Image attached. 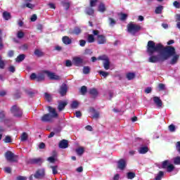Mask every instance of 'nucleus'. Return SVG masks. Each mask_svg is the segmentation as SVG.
I'll return each mask as SVG.
<instances>
[{
	"instance_id": "09e8293b",
	"label": "nucleus",
	"mask_w": 180,
	"mask_h": 180,
	"mask_svg": "<svg viewBox=\"0 0 180 180\" xmlns=\"http://www.w3.org/2000/svg\"><path fill=\"white\" fill-rule=\"evenodd\" d=\"M17 37L18 39H23L25 37V33L22 31H18L17 34Z\"/></svg>"
},
{
	"instance_id": "7ed1b4c3",
	"label": "nucleus",
	"mask_w": 180,
	"mask_h": 180,
	"mask_svg": "<svg viewBox=\"0 0 180 180\" xmlns=\"http://www.w3.org/2000/svg\"><path fill=\"white\" fill-rule=\"evenodd\" d=\"M48 110L49 113L45 114L41 117V120L44 123L51 122L53 119L58 117V113L56 111V108H53L51 106H48Z\"/></svg>"
},
{
	"instance_id": "ea45409f",
	"label": "nucleus",
	"mask_w": 180,
	"mask_h": 180,
	"mask_svg": "<svg viewBox=\"0 0 180 180\" xmlns=\"http://www.w3.org/2000/svg\"><path fill=\"white\" fill-rule=\"evenodd\" d=\"M89 72H91V68L89 66H84L83 68V74L88 75Z\"/></svg>"
},
{
	"instance_id": "aec40b11",
	"label": "nucleus",
	"mask_w": 180,
	"mask_h": 180,
	"mask_svg": "<svg viewBox=\"0 0 180 180\" xmlns=\"http://www.w3.org/2000/svg\"><path fill=\"white\" fill-rule=\"evenodd\" d=\"M85 13L89 16H94V15L95 14V10H94V8L91 7L90 6L86 8Z\"/></svg>"
},
{
	"instance_id": "f8f14e48",
	"label": "nucleus",
	"mask_w": 180,
	"mask_h": 180,
	"mask_svg": "<svg viewBox=\"0 0 180 180\" xmlns=\"http://www.w3.org/2000/svg\"><path fill=\"white\" fill-rule=\"evenodd\" d=\"M29 162L30 164L41 165L43 164V158H32L29 160Z\"/></svg>"
},
{
	"instance_id": "c03bdc74",
	"label": "nucleus",
	"mask_w": 180,
	"mask_h": 180,
	"mask_svg": "<svg viewBox=\"0 0 180 180\" xmlns=\"http://www.w3.org/2000/svg\"><path fill=\"white\" fill-rule=\"evenodd\" d=\"M174 165H180V156H177L173 159Z\"/></svg>"
},
{
	"instance_id": "c85d7f7f",
	"label": "nucleus",
	"mask_w": 180,
	"mask_h": 180,
	"mask_svg": "<svg viewBox=\"0 0 180 180\" xmlns=\"http://www.w3.org/2000/svg\"><path fill=\"white\" fill-rule=\"evenodd\" d=\"M62 40L64 44H71L72 43L71 39H70V37H68V36L63 37Z\"/></svg>"
},
{
	"instance_id": "4468645a",
	"label": "nucleus",
	"mask_w": 180,
	"mask_h": 180,
	"mask_svg": "<svg viewBox=\"0 0 180 180\" xmlns=\"http://www.w3.org/2000/svg\"><path fill=\"white\" fill-rule=\"evenodd\" d=\"M127 165V164L126 163V160L124 159H120L117 162V168L118 169H121V171H123V169L126 168Z\"/></svg>"
},
{
	"instance_id": "0e129e2a",
	"label": "nucleus",
	"mask_w": 180,
	"mask_h": 180,
	"mask_svg": "<svg viewBox=\"0 0 180 180\" xmlns=\"http://www.w3.org/2000/svg\"><path fill=\"white\" fill-rule=\"evenodd\" d=\"M8 70L10 71V72H15V71H16V68H15V66L11 65L8 68Z\"/></svg>"
},
{
	"instance_id": "f704fd0d",
	"label": "nucleus",
	"mask_w": 180,
	"mask_h": 180,
	"mask_svg": "<svg viewBox=\"0 0 180 180\" xmlns=\"http://www.w3.org/2000/svg\"><path fill=\"white\" fill-rule=\"evenodd\" d=\"M103 67L106 70L110 68V60L109 59L103 63Z\"/></svg>"
},
{
	"instance_id": "052dcab7",
	"label": "nucleus",
	"mask_w": 180,
	"mask_h": 180,
	"mask_svg": "<svg viewBox=\"0 0 180 180\" xmlns=\"http://www.w3.org/2000/svg\"><path fill=\"white\" fill-rule=\"evenodd\" d=\"M65 67H72V62L70 60H67L65 62Z\"/></svg>"
},
{
	"instance_id": "a19ab883",
	"label": "nucleus",
	"mask_w": 180,
	"mask_h": 180,
	"mask_svg": "<svg viewBox=\"0 0 180 180\" xmlns=\"http://www.w3.org/2000/svg\"><path fill=\"white\" fill-rule=\"evenodd\" d=\"M5 61L2 60V56L0 55V70H4L5 68Z\"/></svg>"
},
{
	"instance_id": "473e14b6",
	"label": "nucleus",
	"mask_w": 180,
	"mask_h": 180,
	"mask_svg": "<svg viewBox=\"0 0 180 180\" xmlns=\"http://www.w3.org/2000/svg\"><path fill=\"white\" fill-rule=\"evenodd\" d=\"M80 94L81 95H86V92H88V87L86 86H82L80 88Z\"/></svg>"
},
{
	"instance_id": "0eeeda50",
	"label": "nucleus",
	"mask_w": 180,
	"mask_h": 180,
	"mask_svg": "<svg viewBox=\"0 0 180 180\" xmlns=\"http://www.w3.org/2000/svg\"><path fill=\"white\" fill-rule=\"evenodd\" d=\"M162 168L167 169V172H172L175 169V166L169 162V160H167L162 162Z\"/></svg>"
},
{
	"instance_id": "f03ea898",
	"label": "nucleus",
	"mask_w": 180,
	"mask_h": 180,
	"mask_svg": "<svg viewBox=\"0 0 180 180\" xmlns=\"http://www.w3.org/2000/svg\"><path fill=\"white\" fill-rule=\"evenodd\" d=\"M151 44L156 46L155 42L154 41H148V44L146 46V53L150 56L148 58V63H160V61H162V58H160L158 55H153L155 53L160 51V50H155L154 49L151 48Z\"/></svg>"
},
{
	"instance_id": "58836bf2",
	"label": "nucleus",
	"mask_w": 180,
	"mask_h": 180,
	"mask_svg": "<svg viewBox=\"0 0 180 180\" xmlns=\"http://www.w3.org/2000/svg\"><path fill=\"white\" fill-rule=\"evenodd\" d=\"M162 176H164V172L160 171L155 179V180H161V179H162Z\"/></svg>"
},
{
	"instance_id": "b1692460",
	"label": "nucleus",
	"mask_w": 180,
	"mask_h": 180,
	"mask_svg": "<svg viewBox=\"0 0 180 180\" xmlns=\"http://www.w3.org/2000/svg\"><path fill=\"white\" fill-rule=\"evenodd\" d=\"M139 154H146L148 153V146H141L139 149Z\"/></svg>"
},
{
	"instance_id": "13d9d810",
	"label": "nucleus",
	"mask_w": 180,
	"mask_h": 180,
	"mask_svg": "<svg viewBox=\"0 0 180 180\" xmlns=\"http://www.w3.org/2000/svg\"><path fill=\"white\" fill-rule=\"evenodd\" d=\"M4 172H6V174H12V168L9 167H5Z\"/></svg>"
},
{
	"instance_id": "e2e57ef3",
	"label": "nucleus",
	"mask_w": 180,
	"mask_h": 180,
	"mask_svg": "<svg viewBox=\"0 0 180 180\" xmlns=\"http://www.w3.org/2000/svg\"><path fill=\"white\" fill-rule=\"evenodd\" d=\"M85 44H86V41L84 39L79 41V46H81V47H85Z\"/></svg>"
},
{
	"instance_id": "79ce46f5",
	"label": "nucleus",
	"mask_w": 180,
	"mask_h": 180,
	"mask_svg": "<svg viewBox=\"0 0 180 180\" xmlns=\"http://www.w3.org/2000/svg\"><path fill=\"white\" fill-rule=\"evenodd\" d=\"M84 148H78L76 149V153L77 155H82L84 154Z\"/></svg>"
},
{
	"instance_id": "e433bc0d",
	"label": "nucleus",
	"mask_w": 180,
	"mask_h": 180,
	"mask_svg": "<svg viewBox=\"0 0 180 180\" xmlns=\"http://www.w3.org/2000/svg\"><path fill=\"white\" fill-rule=\"evenodd\" d=\"M88 43H94L95 41V37L94 34H88L87 37Z\"/></svg>"
},
{
	"instance_id": "1a4fd4ad",
	"label": "nucleus",
	"mask_w": 180,
	"mask_h": 180,
	"mask_svg": "<svg viewBox=\"0 0 180 180\" xmlns=\"http://www.w3.org/2000/svg\"><path fill=\"white\" fill-rule=\"evenodd\" d=\"M44 72V74H46L47 77H49L50 79L53 81H60L61 79V77L56 75V73H53L49 70H45Z\"/></svg>"
},
{
	"instance_id": "603ef678",
	"label": "nucleus",
	"mask_w": 180,
	"mask_h": 180,
	"mask_svg": "<svg viewBox=\"0 0 180 180\" xmlns=\"http://www.w3.org/2000/svg\"><path fill=\"white\" fill-rule=\"evenodd\" d=\"M96 4H98V0H90V6L95 7L96 6Z\"/></svg>"
},
{
	"instance_id": "6ab92c4d",
	"label": "nucleus",
	"mask_w": 180,
	"mask_h": 180,
	"mask_svg": "<svg viewBox=\"0 0 180 180\" xmlns=\"http://www.w3.org/2000/svg\"><path fill=\"white\" fill-rule=\"evenodd\" d=\"M154 103H155L158 108H161L162 106V101L158 96H154L153 98Z\"/></svg>"
},
{
	"instance_id": "a211bd4d",
	"label": "nucleus",
	"mask_w": 180,
	"mask_h": 180,
	"mask_svg": "<svg viewBox=\"0 0 180 180\" xmlns=\"http://www.w3.org/2000/svg\"><path fill=\"white\" fill-rule=\"evenodd\" d=\"M89 112L90 113H94V115H92L93 119H99V116H100L99 112L96 111L95 108L91 107L89 108Z\"/></svg>"
},
{
	"instance_id": "8fccbe9b",
	"label": "nucleus",
	"mask_w": 180,
	"mask_h": 180,
	"mask_svg": "<svg viewBox=\"0 0 180 180\" xmlns=\"http://www.w3.org/2000/svg\"><path fill=\"white\" fill-rule=\"evenodd\" d=\"M82 30L81 28L76 27H75L74 30H73V33L75 34H79V33H81Z\"/></svg>"
},
{
	"instance_id": "bf43d9fd",
	"label": "nucleus",
	"mask_w": 180,
	"mask_h": 180,
	"mask_svg": "<svg viewBox=\"0 0 180 180\" xmlns=\"http://www.w3.org/2000/svg\"><path fill=\"white\" fill-rule=\"evenodd\" d=\"M109 20H110V26H115V25H116V20H115L113 18H110Z\"/></svg>"
},
{
	"instance_id": "2eb2a0df",
	"label": "nucleus",
	"mask_w": 180,
	"mask_h": 180,
	"mask_svg": "<svg viewBox=\"0 0 180 180\" xmlns=\"http://www.w3.org/2000/svg\"><path fill=\"white\" fill-rule=\"evenodd\" d=\"M68 105L67 101H60L58 105V110L59 112H63L65 109V106Z\"/></svg>"
},
{
	"instance_id": "5fc2aeb1",
	"label": "nucleus",
	"mask_w": 180,
	"mask_h": 180,
	"mask_svg": "<svg viewBox=\"0 0 180 180\" xmlns=\"http://www.w3.org/2000/svg\"><path fill=\"white\" fill-rule=\"evenodd\" d=\"M159 91H165V84L162 83H160L158 84Z\"/></svg>"
},
{
	"instance_id": "9d476101",
	"label": "nucleus",
	"mask_w": 180,
	"mask_h": 180,
	"mask_svg": "<svg viewBox=\"0 0 180 180\" xmlns=\"http://www.w3.org/2000/svg\"><path fill=\"white\" fill-rule=\"evenodd\" d=\"M45 175L46 171L44 170V169H39L37 170L34 176V178H36V179H41V178H44Z\"/></svg>"
},
{
	"instance_id": "4d7b16f0",
	"label": "nucleus",
	"mask_w": 180,
	"mask_h": 180,
	"mask_svg": "<svg viewBox=\"0 0 180 180\" xmlns=\"http://www.w3.org/2000/svg\"><path fill=\"white\" fill-rule=\"evenodd\" d=\"M47 160L51 164H54V162H56V158L53 156L48 158Z\"/></svg>"
},
{
	"instance_id": "cd10ccee",
	"label": "nucleus",
	"mask_w": 180,
	"mask_h": 180,
	"mask_svg": "<svg viewBox=\"0 0 180 180\" xmlns=\"http://www.w3.org/2000/svg\"><path fill=\"white\" fill-rule=\"evenodd\" d=\"M62 6L65 8V11H68L70 9V6H71V4L68 1H62Z\"/></svg>"
},
{
	"instance_id": "5701e85b",
	"label": "nucleus",
	"mask_w": 180,
	"mask_h": 180,
	"mask_svg": "<svg viewBox=\"0 0 180 180\" xmlns=\"http://www.w3.org/2000/svg\"><path fill=\"white\" fill-rule=\"evenodd\" d=\"M98 12H101V13L106 12V6H105V4L103 2L100 3L98 5Z\"/></svg>"
},
{
	"instance_id": "3c124183",
	"label": "nucleus",
	"mask_w": 180,
	"mask_h": 180,
	"mask_svg": "<svg viewBox=\"0 0 180 180\" xmlns=\"http://www.w3.org/2000/svg\"><path fill=\"white\" fill-rule=\"evenodd\" d=\"M120 15H121L120 18V20L124 21V20H126V19H127V14L121 13Z\"/></svg>"
},
{
	"instance_id": "680f3d73",
	"label": "nucleus",
	"mask_w": 180,
	"mask_h": 180,
	"mask_svg": "<svg viewBox=\"0 0 180 180\" xmlns=\"http://www.w3.org/2000/svg\"><path fill=\"white\" fill-rule=\"evenodd\" d=\"M169 131H172V133H174V131H175V125L170 124L169 126Z\"/></svg>"
},
{
	"instance_id": "20e7f679",
	"label": "nucleus",
	"mask_w": 180,
	"mask_h": 180,
	"mask_svg": "<svg viewBox=\"0 0 180 180\" xmlns=\"http://www.w3.org/2000/svg\"><path fill=\"white\" fill-rule=\"evenodd\" d=\"M127 32L132 34V36H136V33H139L141 30V26L138 24L129 23L127 25Z\"/></svg>"
},
{
	"instance_id": "69168bd1",
	"label": "nucleus",
	"mask_w": 180,
	"mask_h": 180,
	"mask_svg": "<svg viewBox=\"0 0 180 180\" xmlns=\"http://www.w3.org/2000/svg\"><path fill=\"white\" fill-rule=\"evenodd\" d=\"M37 20V15L36 14H33L31 17V22H36Z\"/></svg>"
},
{
	"instance_id": "37998d69",
	"label": "nucleus",
	"mask_w": 180,
	"mask_h": 180,
	"mask_svg": "<svg viewBox=\"0 0 180 180\" xmlns=\"http://www.w3.org/2000/svg\"><path fill=\"white\" fill-rule=\"evenodd\" d=\"M79 105V103H78V101H75L71 104V108L77 109V108H78Z\"/></svg>"
},
{
	"instance_id": "4be33fe9",
	"label": "nucleus",
	"mask_w": 180,
	"mask_h": 180,
	"mask_svg": "<svg viewBox=\"0 0 180 180\" xmlns=\"http://www.w3.org/2000/svg\"><path fill=\"white\" fill-rule=\"evenodd\" d=\"M179 59V55L175 53L174 56H172V58L170 61V64L172 65H174V64H176V63H178Z\"/></svg>"
},
{
	"instance_id": "f3484780",
	"label": "nucleus",
	"mask_w": 180,
	"mask_h": 180,
	"mask_svg": "<svg viewBox=\"0 0 180 180\" xmlns=\"http://www.w3.org/2000/svg\"><path fill=\"white\" fill-rule=\"evenodd\" d=\"M97 41L98 44H105L106 43V37L103 34L98 35Z\"/></svg>"
},
{
	"instance_id": "c9c22d12",
	"label": "nucleus",
	"mask_w": 180,
	"mask_h": 180,
	"mask_svg": "<svg viewBox=\"0 0 180 180\" xmlns=\"http://www.w3.org/2000/svg\"><path fill=\"white\" fill-rule=\"evenodd\" d=\"M25 92L28 95V96H30V98H33L36 94L34 91L28 89H25Z\"/></svg>"
},
{
	"instance_id": "6e6d98bb",
	"label": "nucleus",
	"mask_w": 180,
	"mask_h": 180,
	"mask_svg": "<svg viewBox=\"0 0 180 180\" xmlns=\"http://www.w3.org/2000/svg\"><path fill=\"white\" fill-rule=\"evenodd\" d=\"M173 6H174V8H176V9L180 8V3L178 1H174L173 2Z\"/></svg>"
},
{
	"instance_id": "2f4dec72",
	"label": "nucleus",
	"mask_w": 180,
	"mask_h": 180,
	"mask_svg": "<svg viewBox=\"0 0 180 180\" xmlns=\"http://www.w3.org/2000/svg\"><path fill=\"white\" fill-rule=\"evenodd\" d=\"M127 179H133L136 178V173L133 172H129L127 173Z\"/></svg>"
},
{
	"instance_id": "72a5a7b5",
	"label": "nucleus",
	"mask_w": 180,
	"mask_h": 180,
	"mask_svg": "<svg viewBox=\"0 0 180 180\" xmlns=\"http://www.w3.org/2000/svg\"><path fill=\"white\" fill-rule=\"evenodd\" d=\"M162 9H164V7L162 6H159L156 7L155 13L156 15H160V13H162Z\"/></svg>"
},
{
	"instance_id": "de8ad7c7",
	"label": "nucleus",
	"mask_w": 180,
	"mask_h": 180,
	"mask_svg": "<svg viewBox=\"0 0 180 180\" xmlns=\"http://www.w3.org/2000/svg\"><path fill=\"white\" fill-rule=\"evenodd\" d=\"M98 59L101 60L103 61H108V60H109V58L106 55H103L99 56Z\"/></svg>"
},
{
	"instance_id": "338daca9",
	"label": "nucleus",
	"mask_w": 180,
	"mask_h": 180,
	"mask_svg": "<svg viewBox=\"0 0 180 180\" xmlns=\"http://www.w3.org/2000/svg\"><path fill=\"white\" fill-rule=\"evenodd\" d=\"M17 180H27V177L23 176H17Z\"/></svg>"
},
{
	"instance_id": "6e6552de",
	"label": "nucleus",
	"mask_w": 180,
	"mask_h": 180,
	"mask_svg": "<svg viewBox=\"0 0 180 180\" xmlns=\"http://www.w3.org/2000/svg\"><path fill=\"white\" fill-rule=\"evenodd\" d=\"M30 79L32 81H37V82H41V81H44V74L43 73H39L38 75H36V73L31 74L30 77Z\"/></svg>"
},
{
	"instance_id": "ddd939ff",
	"label": "nucleus",
	"mask_w": 180,
	"mask_h": 180,
	"mask_svg": "<svg viewBox=\"0 0 180 180\" xmlns=\"http://www.w3.org/2000/svg\"><path fill=\"white\" fill-rule=\"evenodd\" d=\"M68 91V87L66 84H63L59 89V94L62 96H65L67 95V91Z\"/></svg>"
},
{
	"instance_id": "774afa93",
	"label": "nucleus",
	"mask_w": 180,
	"mask_h": 180,
	"mask_svg": "<svg viewBox=\"0 0 180 180\" xmlns=\"http://www.w3.org/2000/svg\"><path fill=\"white\" fill-rule=\"evenodd\" d=\"M15 55V51H8V56H9V57H13V56Z\"/></svg>"
},
{
	"instance_id": "a18cd8bd",
	"label": "nucleus",
	"mask_w": 180,
	"mask_h": 180,
	"mask_svg": "<svg viewBox=\"0 0 180 180\" xmlns=\"http://www.w3.org/2000/svg\"><path fill=\"white\" fill-rule=\"evenodd\" d=\"M98 74H100V75H102V77H103L104 78H106L108 76H109V72L102 70H99Z\"/></svg>"
},
{
	"instance_id": "864d4df0",
	"label": "nucleus",
	"mask_w": 180,
	"mask_h": 180,
	"mask_svg": "<svg viewBox=\"0 0 180 180\" xmlns=\"http://www.w3.org/2000/svg\"><path fill=\"white\" fill-rule=\"evenodd\" d=\"M4 143H12V138L9 136H6L4 139Z\"/></svg>"
},
{
	"instance_id": "7c9ffc66",
	"label": "nucleus",
	"mask_w": 180,
	"mask_h": 180,
	"mask_svg": "<svg viewBox=\"0 0 180 180\" xmlns=\"http://www.w3.org/2000/svg\"><path fill=\"white\" fill-rule=\"evenodd\" d=\"M135 77L136 74H134V72H128L127 74V78L128 81H131V79H134Z\"/></svg>"
},
{
	"instance_id": "4c0bfd02",
	"label": "nucleus",
	"mask_w": 180,
	"mask_h": 180,
	"mask_svg": "<svg viewBox=\"0 0 180 180\" xmlns=\"http://www.w3.org/2000/svg\"><path fill=\"white\" fill-rule=\"evenodd\" d=\"M44 96H45V99L46 101H47V102H51L53 98L51 97V95L49 93H44Z\"/></svg>"
},
{
	"instance_id": "423d86ee",
	"label": "nucleus",
	"mask_w": 180,
	"mask_h": 180,
	"mask_svg": "<svg viewBox=\"0 0 180 180\" xmlns=\"http://www.w3.org/2000/svg\"><path fill=\"white\" fill-rule=\"evenodd\" d=\"M10 110L15 117H22L23 116V110L16 105H13Z\"/></svg>"
},
{
	"instance_id": "49530a36",
	"label": "nucleus",
	"mask_w": 180,
	"mask_h": 180,
	"mask_svg": "<svg viewBox=\"0 0 180 180\" xmlns=\"http://www.w3.org/2000/svg\"><path fill=\"white\" fill-rule=\"evenodd\" d=\"M26 140H27V134L23 132L21 135V141H26Z\"/></svg>"
},
{
	"instance_id": "393cba45",
	"label": "nucleus",
	"mask_w": 180,
	"mask_h": 180,
	"mask_svg": "<svg viewBox=\"0 0 180 180\" xmlns=\"http://www.w3.org/2000/svg\"><path fill=\"white\" fill-rule=\"evenodd\" d=\"M49 168L52 169V174L53 175H57L58 174V165H51L49 166Z\"/></svg>"
},
{
	"instance_id": "bb28decb",
	"label": "nucleus",
	"mask_w": 180,
	"mask_h": 180,
	"mask_svg": "<svg viewBox=\"0 0 180 180\" xmlns=\"http://www.w3.org/2000/svg\"><path fill=\"white\" fill-rule=\"evenodd\" d=\"M3 18L5 19V20H9L12 18V15H11V13L8 11H4L3 13Z\"/></svg>"
},
{
	"instance_id": "f257e3e1",
	"label": "nucleus",
	"mask_w": 180,
	"mask_h": 180,
	"mask_svg": "<svg viewBox=\"0 0 180 180\" xmlns=\"http://www.w3.org/2000/svg\"><path fill=\"white\" fill-rule=\"evenodd\" d=\"M150 47V49H153V50H159V51L162 52V61H165L168 60L169 57H172V56H175V54H176L175 48L172 46H164L162 44L159 43L156 44V45L151 44Z\"/></svg>"
},
{
	"instance_id": "412c9836",
	"label": "nucleus",
	"mask_w": 180,
	"mask_h": 180,
	"mask_svg": "<svg viewBox=\"0 0 180 180\" xmlns=\"http://www.w3.org/2000/svg\"><path fill=\"white\" fill-rule=\"evenodd\" d=\"M59 148H68V141L63 139L59 143Z\"/></svg>"
},
{
	"instance_id": "a878e982",
	"label": "nucleus",
	"mask_w": 180,
	"mask_h": 180,
	"mask_svg": "<svg viewBox=\"0 0 180 180\" xmlns=\"http://www.w3.org/2000/svg\"><path fill=\"white\" fill-rule=\"evenodd\" d=\"M26 58V55L25 54H20L18 56V57L15 58L16 63H22Z\"/></svg>"
},
{
	"instance_id": "39448f33",
	"label": "nucleus",
	"mask_w": 180,
	"mask_h": 180,
	"mask_svg": "<svg viewBox=\"0 0 180 180\" xmlns=\"http://www.w3.org/2000/svg\"><path fill=\"white\" fill-rule=\"evenodd\" d=\"M4 157L9 162H18L19 161V155H15L11 150H7L4 154Z\"/></svg>"
},
{
	"instance_id": "c756f323",
	"label": "nucleus",
	"mask_w": 180,
	"mask_h": 180,
	"mask_svg": "<svg viewBox=\"0 0 180 180\" xmlns=\"http://www.w3.org/2000/svg\"><path fill=\"white\" fill-rule=\"evenodd\" d=\"M34 54L37 56V57H43L44 56V53L40 51V49H35L34 51Z\"/></svg>"
},
{
	"instance_id": "9b49d317",
	"label": "nucleus",
	"mask_w": 180,
	"mask_h": 180,
	"mask_svg": "<svg viewBox=\"0 0 180 180\" xmlns=\"http://www.w3.org/2000/svg\"><path fill=\"white\" fill-rule=\"evenodd\" d=\"M73 64L76 67H84V64H85V63H84V59H82V58L75 57L73 58Z\"/></svg>"
},
{
	"instance_id": "dca6fc26",
	"label": "nucleus",
	"mask_w": 180,
	"mask_h": 180,
	"mask_svg": "<svg viewBox=\"0 0 180 180\" xmlns=\"http://www.w3.org/2000/svg\"><path fill=\"white\" fill-rule=\"evenodd\" d=\"M89 94L91 95L94 99H96V97L99 95V92L98 91V89L95 88L90 89L89 91Z\"/></svg>"
}]
</instances>
